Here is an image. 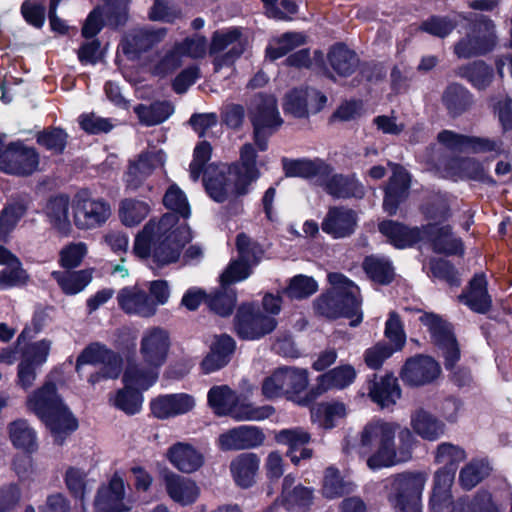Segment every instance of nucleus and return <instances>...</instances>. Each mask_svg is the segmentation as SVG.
Wrapping results in <instances>:
<instances>
[{"label": "nucleus", "instance_id": "5fc2aeb1", "mask_svg": "<svg viewBox=\"0 0 512 512\" xmlns=\"http://www.w3.org/2000/svg\"><path fill=\"white\" fill-rule=\"evenodd\" d=\"M134 111L143 124L152 126L165 121L173 113V107L168 102H155L149 106L138 105Z\"/></svg>", "mask_w": 512, "mask_h": 512}, {"label": "nucleus", "instance_id": "864d4df0", "mask_svg": "<svg viewBox=\"0 0 512 512\" xmlns=\"http://www.w3.org/2000/svg\"><path fill=\"white\" fill-rule=\"evenodd\" d=\"M236 402L235 393L226 385L214 386L208 392V403L218 415H230Z\"/></svg>", "mask_w": 512, "mask_h": 512}, {"label": "nucleus", "instance_id": "5701e85b", "mask_svg": "<svg viewBox=\"0 0 512 512\" xmlns=\"http://www.w3.org/2000/svg\"><path fill=\"white\" fill-rule=\"evenodd\" d=\"M194 406L193 396L186 393L160 395L150 403L151 412L158 419H169L186 414Z\"/></svg>", "mask_w": 512, "mask_h": 512}, {"label": "nucleus", "instance_id": "4c0bfd02", "mask_svg": "<svg viewBox=\"0 0 512 512\" xmlns=\"http://www.w3.org/2000/svg\"><path fill=\"white\" fill-rule=\"evenodd\" d=\"M260 460L253 453H243L230 463V471L235 483L242 488H249L255 482Z\"/></svg>", "mask_w": 512, "mask_h": 512}, {"label": "nucleus", "instance_id": "a18cd8bd", "mask_svg": "<svg viewBox=\"0 0 512 512\" xmlns=\"http://www.w3.org/2000/svg\"><path fill=\"white\" fill-rule=\"evenodd\" d=\"M278 369L283 382L284 394L287 398H293L307 389L309 378L306 369L291 366Z\"/></svg>", "mask_w": 512, "mask_h": 512}, {"label": "nucleus", "instance_id": "f8f14e48", "mask_svg": "<svg viewBox=\"0 0 512 512\" xmlns=\"http://www.w3.org/2000/svg\"><path fill=\"white\" fill-rule=\"evenodd\" d=\"M427 216L433 223H429L423 227V240H428L432 243L436 252L446 254H462L463 243L461 239L455 237L451 228L448 225H440L442 221L448 217V210L442 208L439 215H434L428 212Z\"/></svg>", "mask_w": 512, "mask_h": 512}, {"label": "nucleus", "instance_id": "ea45409f", "mask_svg": "<svg viewBox=\"0 0 512 512\" xmlns=\"http://www.w3.org/2000/svg\"><path fill=\"white\" fill-rule=\"evenodd\" d=\"M356 376L357 372L352 365L337 366L318 377L317 390L324 393L333 389H344L355 381Z\"/></svg>", "mask_w": 512, "mask_h": 512}, {"label": "nucleus", "instance_id": "c85d7f7f", "mask_svg": "<svg viewBox=\"0 0 512 512\" xmlns=\"http://www.w3.org/2000/svg\"><path fill=\"white\" fill-rule=\"evenodd\" d=\"M285 173L289 177H302L320 185L332 172V167L321 159H301L284 163Z\"/></svg>", "mask_w": 512, "mask_h": 512}, {"label": "nucleus", "instance_id": "09e8293b", "mask_svg": "<svg viewBox=\"0 0 512 512\" xmlns=\"http://www.w3.org/2000/svg\"><path fill=\"white\" fill-rule=\"evenodd\" d=\"M354 488L355 485L349 481H345L336 468L328 467L325 470L322 494L327 499H334L349 494Z\"/></svg>", "mask_w": 512, "mask_h": 512}, {"label": "nucleus", "instance_id": "2f4dec72", "mask_svg": "<svg viewBox=\"0 0 512 512\" xmlns=\"http://www.w3.org/2000/svg\"><path fill=\"white\" fill-rule=\"evenodd\" d=\"M313 499L312 489L295 484V478L287 475L283 479L280 501L288 511L304 510Z\"/></svg>", "mask_w": 512, "mask_h": 512}, {"label": "nucleus", "instance_id": "6e6d98bb", "mask_svg": "<svg viewBox=\"0 0 512 512\" xmlns=\"http://www.w3.org/2000/svg\"><path fill=\"white\" fill-rule=\"evenodd\" d=\"M366 274L375 282L387 284L391 282L394 271L388 259L379 256L366 257L363 262Z\"/></svg>", "mask_w": 512, "mask_h": 512}, {"label": "nucleus", "instance_id": "423d86ee", "mask_svg": "<svg viewBox=\"0 0 512 512\" xmlns=\"http://www.w3.org/2000/svg\"><path fill=\"white\" fill-rule=\"evenodd\" d=\"M428 476L425 472L394 474L385 480L387 499L395 512H421V498Z\"/></svg>", "mask_w": 512, "mask_h": 512}, {"label": "nucleus", "instance_id": "052dcab7", "mask_svg": "<svg viewBox=\"0 0 512 512\" xmlns=\"http://www.w3.org/2000/svg\"><path fill=\"white\" fill-rule=\"evenodd\" d=\"M274 413L270 405L254 406L252 404L235 403L231 416L238 421H260L269 418Z\"/></svg>", "mask_w": 512, "mask_h": 512}, {"label": "nucleus", "instance_id": "f3484780", "mask_svg": "<svg viewBox=\"0 0 512 512\" xmlns=\"http://www.w3.org/2000/svg\"><path fill=\"white\" fill-rule=\"evenodd\" d=\"M165 160L166 157L162 150H150L139 154L137 159L129 163L125 175L127 188L138 189L155 169L164 165Z\"/></svg>", "mask_w": 512, "mask_h": 512}, {"label": "nucleus", "instance_id": "393cba45", "mask_svg": "<svg viewBox=\"0 0 512 512\" xmlns=\"http://www.w3.org/2000/svg\"><path fill=\"white\" fill-rule=\"evenodd\" d=\"M164 486L168 496L182 506L192 505L200 496V487L193 479L174 472L164 475Z\"/></svg>", "mask_w": 512, "mask_h": 512}, {"label": "nucleus", "instance_id": "e2e57ef3", "mask_svg": "<svg viewBox=\"0 0 512 512\" xmlns=\"http://www.w3.org/2000/svg\"><path fill=\"white\" fill-rule=\"evenodd\" d=\"M435 463L443 465V467H454L464 461L466 452L463 448L452 443L444 442L437 446L435 451Z\"/></svg>", "mask_w": 512, "mask_h": 512}, {"label": "nucleus", "instance_id": "4468645a", "mask_svg": "<svg viewBox=\"0 0 512 512\" xmlns=\"http://www.w3.org/2000/svg\"><path fill=\"white\" fill-rule=\"evenodd\" d=\"M277 325L273 316L255 311L250 304L241 305L235 318L237 334L248 340L258 339L272 332Z\"/></svg>", "mask_w": 512, "mask_h": 512}, {"label": "nucleus", "instance_id": "1a4fd4ad", "mask_svg": "<svg viewBox=\"0 0 512 512\" xmlns=\"http://www.w3.org/2000/svg\"><path fill=\"white\" fill-rule=\"evenodd\" d=\"M254 140L260 151L267 149L268 137L282 124L276 99L272 95L255 96L250 109Z\"/></svg>", "mask_w": 512, "mask_h": 512}, {"label": "nucleus", "instance_id": "338daca9", "mask_svg": "<svg viewBox=\"0 0 512 512\" xmlns=\"http://www.w3.org/2000/svg\"><path fill=\"white\" fill-rule=\"evenodd\" d=\"M236 247L238 258L251 268L258 264L263 254L261 247L245 234L237 236Z\"/></svg>", "mask_w": 512, "mask_h": 512}, {"label": "nucleus", "instance_id": "9b49d317", "mask_svg": "<svg viewBox=\"0 0 512 512\" xmlns=\"http://www.w3.org/2000/svg\"><path fill=\"white\" fill-rule=\"evenodd\" d=\"M494 24L486 18L473 24L470 33L460 40L454 48L459 58H470L492 50L496 42Z\"/></svg>", "mask_w": 512, "mask_h": 512}, {"label": "nucleus", "instance_id": "58836bf2", "mask_svg": "<svg viewBox=\"0 0 512 512\" xmlns=\"http://www.w3.org/2000/svg\"><path fill=\"white\" fill-rule=\"evenodd\" d=\"M347 416V407L343 402L327 401L313 406L311 419L323 429H332Z\"/></svg>", "mask_w": 512, "mask_h": 512}, {"label": "nucleus", "instance_id": "680f3d73", "mask_svg": "<svg viewBox=\"0 0 512 512\" xmlns=\"http://www.w3.org/2000/svg\"><path fill=\"white\" fill-rule=\"evenodd\" d=\"M51 345L48 339L27 344L21 351V361L40 367L47 361Z\"/></svg>", "mask_w": 512, "mask_h": 512}, {"label": "nucleus", "instance_id": "cd10ccee", "mask_svg": "<svg viewBox=\"0 0 512 512\" xmlns=\"http://www.w3.org/2000/svg\"><path fill=\"white\" fill-rule=\"evenodd\" d=\"M378 229L396 248H406L423 240V227H408L392 220L379 223Z\"/></svg>", "mask_w": 512, "mask_h": 512}, {"label": "nucleus", "instance_id": "bf43d9fd", "mask_svg": "<svg viewBox=\"0 0 512 512\" xmlns=\"http://www.w3.org/2000/svg\"><path fill=\"white\" fill-rule=\"evenodd\" d=\"M305 36L301 33H286L277 39L267 50V56L276 60L289 53L294 48L304 44Z\"/></svg>", "mask_w": 512, "mask_h": 512}, {"label": "nucleus", "instance_id": "a19ab883", "mask_svg": "<svg viewBox=\"0 0 512 512\" xmlns=\"http://www.w3.org/2000/svg\"><path fill=\"white\" fill-rule=\"evenodd\" d=\"M445 176L454 180H488L485 168L473 158H457L451 160L446 167Z\"/></svg>", "mask_w": 512, "mask_h": 512}, {"label": "nucleus", "instance_id": "7ed1b4c3", "mask_svg": "<svg viewBox=\"0 0 512 512\" xmlns=\"http://www.w3.org/2000/svg\"><path fill=\"white\" fill-rule=\"evenodd\" d=\"M256 152L251 144L240 151V162L227 169L213 170L205 177V188L217 202L230 201L249 192L250 185L259 178Z\"/></svg>", "mask_w": 512, "mask_h": 512}, {"label": "nucleus", "instance_id": "13d9d810", "mask_svg": "<svg viewBox=\"0 0 512 512\" xmlns=\"http://www.w3.org/2000/svg\"><path fill=\"white\" fill-rule=\"evenodd\" d=\"M459 74L467 78L476 88L483 89L492 81L493 73L484 62H474L459 69Z\"/></svg>", "mask_w": 512, "mask_h": 512}, {"label": "nucleus", "instance_id": "0e129e2a", "mask_svg": "<svg viewBox=\"0 0 512 512\" xmlns=\"http://www.w3.org/2000/svg\"><path fill=\"white\" fill-rule=\"evenodd\" d=\"M318 289L317 282L306 275H296L290 279L285 294L292 299H303L314 294Z\"/></svg>", "mask_w": 512, "mask_h": 512}, {"label": "nucleus", "instance_id": "6e6552de", "mask_svg": "<svg viewBox=\"0 0 512 512\" xmlns=\"http://www.w3.org/2000/svg\"><path fill=\"white\" fill-rule=\"evenodd\" d=\"M73 223L77 229L90 231L102 227L112 215L108 201L79 192L72 202Z\"/></svg>", "mask_w": 512, "mask_h": 512}, {"label": "nucleus", "instance_id": "0eeeda50", "mask_svg": "<svg viewBox=\"0 0 512 512\" xmlns=\"http://www.w3.org/2000/svg\"><path fill=\"white\" fill-rule=\"evenodd\" d=\"M248 46V38L243 28L230 27L217 30L211 37L209 52L215 55L213 65L215 71L224 66H231L244 53Z\"/></svg>", "mask_w": 512, "mask_h": 512}, {"label": "nucleus", "instance_id": "2eb2a0df", "mask_svg": "<svg viewBox=\"0 0 512 512\" xmlns=\"http://www.w3.org/2000/svg\"><path fill=\"white\" fill-rule=\"evenodd\" d=\"M128 0H109L103 7L94 9L87 17L82 28L86 38L95 36L103 24L117 27L127 19Z\"/></svg>", "mask_w": 512, "mask_h": 512}, {"label": "nucleus", "instance_id": "c03bdc74", "mask_svg": "<svg viewBox=\"0 0 512 512\" xmlns=\"http://www.w3.org/2000/svg\"><path fill=\"white\" fill-rule=\"evenodd\" d=\"M8 432L9 438L16 448L28 453L37 450L36 432L26 420L19 419L10 423Z\"/></svg>", "mask_w": 512, "mask_h": 512}, {"label": "nucleus", "instance_id": "49530a36", "mask_svg": "<svg viewBox=\"0 0 512 512\" xmlns=\"http://www.w3.org/2000/svg\"><path fill=\"white\" fill-rule=\"evenodd\" d=\"M333 70L340 76L351 75L358 66L356 54L342 44L335 45L328 55Z\"/></svg>", "mask_w": 512, "mask_h": 512}, {"label": "nucleus", "instance_id": "72a5a7b5", "mask_svg": "<svg viewBox=\"0 0 512 512\" xmlns=\"http://www.w3.org/2000/svg\"><path fill=\"white\" fill-rule=\"evenodd\" d=\"M324 190L334 198H362L364 187L352 175L332 174L322 182Z\"/></svg>", "mask_w": 512, "mask_h": 512}, {"label": "nucleus", "instance_id": "c9c22d12", "mask_svg": "<svg viewBox=\"0 0 512 512\" xmlns=\"http://www.w3.org/2000/svg\"><path fill=\"white\" fill-rule=\"evenodd\" d=\"M368 395L382 408L394 405L401 396L397 378L393 375L376 378L369 383Z\"/></svg>", "mask_w": 512, "mask_h": 512}, {"label": "nucleus", "instance_id": "e433bc0d", "mask_svg": "<svg viewBox=\"0 0 512 512\" xmlns=\"http://www.w3.org/2000/svg\"><path fill=\"white\" fill-rule=\"evenodd\" d=\"M471 310L477 313H486L492 305L487 291V280L484 274H476L469 283V287L460 297Z\"/></svg>", "mask_w": 512, "mask_h": 512}, {"label": "nucleus", "instance_id": "37998d69", "mask_svg": "<svg viewBox=\"0 0 512 512\" xmlns=\"http://www.w3.org/2000/svg\"><path fill=\"white\" fill-rule=\"evenodd\" d=\"M492 468L486 458H475L465 464L459 472V484L471 490L489 476Z\"/></svg>", "mask_w": 512, "mask_h": 512}, {"label": "nucleus", "instance_id": "412c9836", "mask_svg": "<svg viewBox=\"0 0 512 512\" xmlns=\"http://www.w3.org/2000/svg\"><path fill=\"white\" fill-rule=\"evenodd\" d=\"M116 299L120 309L128 315L142 318L155 315V303L152 302L149 294L137 285L120 289Z\"/></svg>", "mask_w": 512, "mask_h": 512}, {"label": "nucleus", "instance_id": "20e7f679", "mask_svg": "<svg viewBox=\"0 0 512 512\" xmlns=\"http://www.w3.org/2000/svg\"><path fill=\"white\" fill-rule=\"evenodd\" d=\"M28 410L35 413L49 428L57 444L76 430V419L68 411L56 393L53 383H46L31 393L26 401Z\"/></svg>", "mask_w": 512, "mask_h": 512}, {"label": "nucleus", "instance_id": "f03ea898", "mask_svg": "<svg viewBox=\"0 0 512 512\" xmlns=\"http://www.w3.org/2000/svg\"><path fill=\"white\" fill-rule=\"evenodd\" d=\"M415 437L408 428L382 419L369 421L359 436L360 449L371 452L367 466L371 470L391 467L411 458Z\"/></svg>", "mask_w": 512, "mask_h": 512}, {"label": "nucleus", "instance_id": "aec40b11", "mask_svg": "<svg viewBox=\"0 0 512 512\" xmlns=\"http://www.w3.org/2000/svg\"><path fill=\"white\" fill-rule=\"evenodd\" d=\"M326 100V96L315 89H295L286 95L283 108L286 113L301 118L309 112L320 111Z\"/></svg>", "mask_w": 512, "mask_h": 512}, {"label": "nucleus", "instance_id": "79ce46f5", "mask_svg": "<svg viewBox=\"0 0 512 512\" xmlns=\"http://www.w3.org/2000/svg\"><path fill=\"white\" fill-rule=\"evenodd\" d=\"M159 376V369L138 364H129L123 374V382L126 388H132L136 391L147 390L151 387Z\"/></svg>", "mask_w": 512, "mask_h": 512}, {"label": "nucleus", "instance_id": "8fccbe9b", "mask_svg": "<svg viewBox=\"0 0 512 512\" xmlns=\"http://www.w3.org/2000/svg\"><path fill=\"white\" fill-rule=\"evenodd\" d=\"M150 206L141 200L124 199L119 205V218L127 227L137 226L149 214Z\"/></svg>", "mask_w": 512, "mask_h": 512}, {"label": "nucleus", "instance_id": "603ef678", "mask_svg": "<svg viewBox=\"0 0 512 512\" xmlns=\"http://www.w3.org/2000/svg\"><path fill=\"white\" fill-rule=\"evenodd\" d=\"M450 512H501L487 491H480L472 500L459 499Z\"/></svg>", "mask_w": 512, "mask_h": 512}, {"label": "nucleus", "instance_id": "3c124183", "mask_svg": "<svg viewBox=\"0 0 512 512\" xmlns=\"http://www.w3.org/2000/svg\"><path fill=\"white\" fill-rule=\"evenodd\" d=\"M52 276L56 279L63 292L69 295L79 293L91 281V274L86 270L53 272Z\"/></svg>", "mask_w": 512, "mask_h": 512}, {"label": "nucleus", "instance_id": "ddd939ff", "mask_svg": "<svg viewBox=\"0 0 512 512\" xmlns=\"http://www.w3.org/2000/svg\"><path fill=\"white\" fill-rule=\"evenodd\" d=\"M170 345L167 330L161 327L144 330L139 343V354L143 364L159 369L167 360Z\"/></svg>", "mask_w": 512, "mask_h": 512}, {"label": "nucleus", "instance_id": "473e14b6", "mask_svg": "<svg viewBox=\"0 0 512 512\" xmlns=\"http://www.w3.org/2000/svg\"><path fill=\"white\" fill-rule=\"evenodd\" d=\"M409 178L407 172L395 165L393 175L386 188L383 208L389 215H394L398 205L407 197Z\"/></svg>", "mask_w": 512, "mask_h": 512}, {"label": "nucleus", "instance_id": "69168bd1", "mask_svg": "<svg viewBox=\"0 0 512 512\" xmlns=\"http://www.w3.org/2000/svg\"><path fill=\"white\" fill-rule=\"evenodd\" d=\"M113 405L123 412L133 415L140 411L143 397L139 391L132 388L119 390L113 398Z\"/></svg>", "mask_w": 512, "mask_h": 512}, {"label": "nucleus", "instance_id": "de8ad7c7", "mask_svg": "<svg viewBox=\"0 0 512 512\" xmlns=\"http://www.w3.org/2000/svg\"><path fill=\"white\" fill-rule=\"evenodd\" d=\"M209 308L221 316L230 315L236 304V291L230 286L220 284L219 289L206 296Z\"/></svg>", "mask_w": 512, "mask_h": 512}, {"label": "nucleus", "instance_id": "774afa93", "mask_svg": "<svg viewBox=\"0 0 512 512\" xmlns=\"http://www.w3.org/2000/svg\"><path fill=\"white\" fill-rule=\"evenodd\" d=\"M177 49L184 57L192 59L203 58L209 48L207 38L201 34L186 37L183 41L175 43Z\"/></svg>", "mask_w": 512, "mask_h": 512}, {"label": "nucleus", "instance_id": "4d7b16f0", "mask_svg": "<svg viewBox=\"0 0 512 512\" xmlns=\"http://www.w3.org/2000/svg\"><path fill=\"white\" fill-rule=\"evenodd\" d=\"M28 204L24 200L14 201L5 206L0 215V234L10 233L26 214Z\"/></svg>", "mask_w": 512, "mask_h": 512}, {"label": "nucleus", "instance_id": "dca6fc26", "mask_svg": "<svg viewBox=\"0 0 512 512\" xmlns=\"http://www.w3.org/2000/svg\"><path fill=\"white\" fill-rule=\"evenodd\" d=\"M39 157L36 151L12 144L0 153V171L13 175H30L36 171Z\"/></svg>", "mask_w": 512, "mask_h": 512}, {"label": "nucleus", "instance_id": "c756f323", "mask_svg": "<svg viewBox=\"0 0 512 512\" xmlns=\"http://www.w3.org/2000/svg\"><path fill=\"white\" fill-rule=\"evenodd\" d=\"M42 211L53 229L63 235L70 233V200L67 195L60 194L50 197L46 201Z\"/></svg>", "mask_w": 512, "mask_h": 512}, {"label": "nucleus", "instance_id": "7c9ffc66", "mask_svg": "<svg viewBox=\"0 0 512 512\" xmlns=\"http://www.w3.org/2000/svg\"><path fill=\"white\" fill-rule=\"evenodd\" d=\"M455 479L454 467H441L434 474L430 498L431 512H441L451 502V487Z\"/></svg>", "mask_w": 512, "mask_h": 512}, {"label": "nucleus", "instance_id": "f704fd0d", "mask_svg": "<svg viewBox=\"0 0 512 512\" xmlns=\"http://www.w3.org/2000/svg\"><path fill=\"white\" fill-rule=\"evenodd\" d=\"M410 425L415 434L428 441L439 439L445 430L444 423L423 408H418L411 413Z\"/></svg>", "mask_w": 512, "mask_h": 512}, {"label": "nucleus", "instance_id": "bb28decb", "mask_svg": "<svg viewBox=\"0 0 512 512\" xmlns=\"http://www.w3.org/2000/svg\"><path fill=\"white\" fill-rule=\"evenodd\" d=\"M279 444L288 447L287 455L291 461L297 464L300 460L310 459L313 451L305 447L311 440L310 434L303 428L283 429L275 436Z\"/></svg>", "mask_w": 512, "mask_h": 512}, {"label": "nucleus", "instance_id": "b1692460", "mask_svg": "<svg viewBox=\"0 0 512 512\" xmlns=\"http://www.w3.org/2000/svg\"><path fill=\"white\" fill-rule=\"evenodd\" d=\"M265 436L255 426H240L223 433L218 438L221 450H241L257 447L263 443Z\"/></svg>", "mask_w": 512, "mask_h": 512}, {"label": "nucleus", "instance_id": "4be33fe9", "mask_svg": "<svg viewBox=\"0 0 512 512\" xmlns=\"http://www.w3.org/2000/svg\"><path fill=\"white\" fill-rule=\"evenodd\" d=\"M357 214L354 210L343 207H330L326 213L321 228L323 232L334 239L349 237L357 226Z\"/></svg>", "mask_w": 512, "mask_h": 512}, {"label": "nucleus", "instance_id": "f257e3e1", "mask_svg": "<svg viewBox=\"0 0 512 512\" xmlns=\"http://www.w3.org/2000/svg\"><path fill=\"white\" fill-rule=\"evenodd\" d=\"M190 228L175 213H166L159 220L151 219L137 234L134 253L142 259L152 257L158 267L177 262L183 247L190 242Z\"/></svg>", "mask_w": 512, "mask_h": 512}, {"label": "nucleus", "instance_id": "9d476101", "mask_svg": "<svg viewBox=\"0 0 512 512\" xmlns=\"http://www.w3.org/2000/svg\"><path fill=\"white\" fill-rule=\"evenodd\" d=\"M420 321L430 333L431 340L442 351L446 369L454 370L460 359V350L450 324L432 313L421 315Z\"/></svg>", "mask_w": 512, "mask_h": 512}, {"label": "nucleus", "instance_id": "a211bd4d", "mask_svg": "<svg viewBox=\"0 0 512 512\" xmlns=\"http://www.w3.org/2000/svg\"><path fill=\"white\" fill-rule=\"evenodd\" d=\"M168 462L183 474H193L205 464L203 452L188 442H176L166 450Z\"/></svg>", "mask_w": 512, "mask_h": 512}, {"label": "nucleus", "instance_id": "a878e982", "mask_svg": "<svg viewBox=\"0 0 512 512\" xmlns=\"http://www.w3.org/2000/svg\"><path fill=\"white\" fill-rule=\"evenodd\" d=\"M437 138L440 143L450 149L469 147L475 152H495L497 154L504 151L503 143L500 140L466 137L447 130L439 133Z\"/></svg>", "mask_w": 512, "mask_h": 512}, {"label": "nucleus", "instance_id": "6ab92c4d", "mask_svg": "<svg viewBox=\"0 0 512 512\" xmlns=\"http://www.w3.org/2000/svg\"><path fill=\"white\" fill-rule=\"evenodd\" d=\"M440 372L439 364L432 357L418 355L406 361L400 376L410 386H421L435 380Z\"/></svg>", "mask_w": 512, "mask_h": 512}, {"label": "nucleus", "instance_id": "39448f33", "mask_svg": "<svg viewBox=\"0 0 512 512\" xmlns=\"http://www.w3.org/2000/svg\"><path fill=\"white\" fill-rule=\"evenodd\" d=\"M328 280L332 288L316 300V311L328 318L347 317L352 327L359 325L362 321L359 288L340 273H330Z\"/></svg>", "mask_w": 512, "mask_h": 512}]
</instances>
